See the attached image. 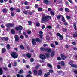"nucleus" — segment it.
<instances>
[{"label":"nucleus","mask_w":77,"mask_h":77,"mask_svg":"<svg viewBox=\"0 0 77 77\" xmlns=\"http://www.w3.org/2000/svg\"><path fill=\"white\" fill-rule=\"evenodd\" d=\"M49 21V18H48L47 16H42V18L41 19V23H45L47 21Z\"/></svg>","instance_id":"1"},{"label":"nucleus","mask_w":77,"mask_h":77,"mask_svg":"<svg viewBox=\"0 0 77 77\" xmlns=\"http://www.w3.org/2000/svg\"><path fill=\"white\" fill-rule=\"evenodd\" d=\"M11 56L12 57V58L15 59L18 57V54L15 52H13L11 53Z\"/></svg>","instance_id":"2"},{"label":"nucleus","mask_w":77,"mask_h":77,"mask_svg":"<svg viewBox=\"0 0 77 77\" xmlns=\"http://www.w3.org/2000/svg\"><path fill=\"white\" fill-rule=\"evenodd\" d=\"M39 57L41 60H45L46 59V56L44 54H40L39 56Z\"/></svg>","instance_id":"3"},{"label":"nucleus","mask_w":77,"mask_h":77,"mask_svg":"<svg viewBox=\"0 0 77 77\" xmlns=\"http://www.w3.org/2000/svg\"><path fill=\"white\" fill-rule=\"evenodd\" d=\"M61 57L63 60H64L68 57L65 56L63 54H61Z\"/></svg>","instance_id":"4"},{"label":"nucleus","mask_w":77,"mask_h":77,"mask_svg":"<svg viewBox=\"0 0 77 77\" xmlns=\"http://www.w3.org/2000/svg\"><path fill=\"white\" fill-rule=\"evenodd\" d=\"M51 55L52 57H54V55H55V51H52L51 52Z\"/></svg>","instance_id":"5"},{"label":"nucleus","mask_w":77,"mask_h":77,"mask_svg":"<svg viewBox=\"0 0 77 77\" xmlns=\"http://www.w3.org/2000/svg\"><path fill=\"white\" fill-rule=\"evenodd\" d=\"M14 39H15V41H20L19 40V37H18V36L17 35H16L14 36Z\"/></svg>","instance_id":"6"},{"label":"nucleus","mask_w":77,"mask_h":77,"mask_svg":"<svg viewBox=\"0 0 77 77\" xmlns=\"http://www.w3.org/2000/svg\"><path fill=\"white\" fill-rule=\"evenodd\" d=\"M40 50L42 51H47L46 49L43 47H42L40 48Z\"/></svg>","instance_id":"7"},{"label":"nucleus","mask_w":77,"mask_h":77,"mask_svg":"<svg viewBox=\"0 0 77 77\" xmlns=\"http://www.w3.org/2000/svg\"><path fill=\"white\" fill-rule=\"evenodd\" d=\"M35 39H32V45H36V42H35Z\"/></svg>","instance_id":"8"},{"label":"nucleus","mask_w":77,"mask_h":77,"mask_svg":"<svg viewBox=\"0 0 77 77\" xmlns=\"http://www.w3.org/2000/svg\"><path fill=\"white\" fill-rule=\"evenodd\" d=\"M50 75V72H48L47 73H45L44 74V76L45 77H49Z\"/></svg>","instance_id":"9"},{"label":"nucleus","mask_w":77,"mask_h":77,"mask_svg":"<svg viewBox=\"0 0 77 77\" xmlns=\"http://www.w3.org/2000/svg\"><path fill=\"white\" fill-rule=\"evenodd\" d=\"M73 27L75 30H77V26L75 22L73 23Z\"/></svg>","instance_id":"10"},{"label":"nucleus","mask_w":77,"mask_h":77,"mask_svg":"<svg viewBox=\"0 0 77 77\" xmlns=\"http://www.w3.org/2000/svg\"><path fill=\"white\" fill-rule=\"evenodd\" d=\"M43 2L45 4H46V5L49 3V1H48V0H44Z\"/></svg>","instance_id":"11"},{"label":"nucleus","mask_w":77,"mask_h":77,"mask_svg":"<svg viewBox=\"0 0 77 77\" xmlns=\"http://www.w3.org/2000/svg\"><path fill=\"white\" fill-rule=\"evenodd\" d=\"M62 15H58L57 16V20H60L61 18L62 17Z\"/></svg>","instance_id":"12"},{"label":"nucleus","mask_w":77,"mask_h":77,"mask_svg":"<svg viewBox=\"0 0 77 77\" xmlns=\"http://www.w3.org/2000/svg\"><path fill=\"white\" fill-rule=\"evenodd\" d=\"M49 54L50 53H49L45 54V55L46 57L48 58H49V57H50V56Z\"/></svg>","instance_id":"13"},{"label":"nucleus","mask_w":77,"mask_h":77,"mask_svg":"<svg viewBox=\"0 0 77 77\" xmlns=\"http://www.w3.org/2000/svg\"><path fill=\"white\" fill-rule=\"evenodd\" d=\"M42 70H39L38 73V75H39V76H41V75H42Z\"/></svg>","instance_id":"14"},{"label":"nucleus","mask_w":77,"mask_h":77,"mask_svg":"<svg viewBox=\"0 0 77 77\" xmlns=\"http://www.w3.org/2000/svg\"><path fill=\"white\" fill-rule=\"evenodd\" d=\"M6 51V49L5 48H2V53H4Z\"/></svg>","instance_id":"15"},{"label":"nucleus","mask_w":77,"mask_h":77,"mask_svg":"<svg viewBox=\"0 0 77 77\" xmlns=\"http://www.w3.org/2000/svg\"><path fill=\"white\" fill-rule=\"evenodd\" d=\"M61 66L64 67V66H65V63H64V61H61Z\"/></svg>","instance_id":"16"},{"label":"nucleus","mask_w":77,"mask_h":77,"mask_svg":"<svg viewBox=\"0 0 77 77\" xmlns=\"http://www.w3.org/2000/svg\"><path fill=\"white\" fill-rule=\"evenodd\" d=\"M26 57L28 58H30L31 57V54L30 53H27L26 54Z\"/></svg>","instance_id":"17"},{"label":"nucleus","mask_w":77,"mask_h":77,"mask_svg":"<svg viewBox=\"0 0 77 77\" xmlns=\"http://www.w3.org/2000/svg\"><path fill=\"white\" fill-rule=\"evenodd\" d=\"M3 74V69L2 67L0 68V75H2Z\"/></svg>","instance_id":"18"},{"label":"nucleus","mask_w":77,"mask_h":77,"mask_svg":"<svg viewBox=\"0 0 77 77\" xmlns=\"http://www.w3.org/2000/svg\"><path fill=\"white\" fill-rule=\"evenodd\" d=\"M11 33L13 35H14V34H15V31L14 29H12L11 30Z\"/></svg>","instance_id":"19"},{"label":"nucleus","mask_w":77,"mask_h":77,"mask_svg":"<svg viewBox=\"0 0 77 77\" xmlns=\"http://www.w3.org/2000/svg\"><path fill=\"white\" fill-rule=\"evenodd\" d=\"M71 66L72 68H77V65H75L74 64H72L71 65Z\"/></svg>","instance_id":"20"},{"label":"nucleus","mask_w":77,"mask_h":77,"mask_svg":"<svg viewBox=\"0 0 77 77\" xmlns=\"http://www.w3.org/2000/svg\"><path fill=\"white\" fill-rule=\"evenodd\" d=\"M46 50V51H48V52H51V51H52V50H51V49H48V48H47Z\"/></svg>","instance_id":"21"},{"label":"nucleus","mask_w":77,"mask_h":77,"mask_svg":"<svg viewBox=\"0 0 77 77\" xmlns=\"http://www.w3.org/2000/svg\"><path fill=\"white\" fill-rule=\"evenodd\" d=\"M19 30H23V26L21 25H19Z\"/></svg>","instance_id":"22"},{"label":"nucleus","mask_w":77,"mask_h":77,"mask_svg":"<svg viewBox=\"0 0 77 77\" xmlns=\"http://www.w3.org/2000/svg\"><path fill=\"white\" fill-rule=\"evenodd\" d=\"M63 39V36L62 35H60L59 38V40H62Z\"/></svg>","instance_id":"23"},{"label":"nucleus","mask_w":77,"mask_h":77,"mask_svg":"<svg viewBox=\"0 0 77 77\" xmlns=\"http://www.w3.org/2000/svg\"><path fill=\"white\" fill-rule=\"evenodd\" d=\"M47 65L48 67H49V68H52L53 67L50 64H49V63H48Z\"/></svg>","instance_id":"24"},{"label":"nucleus","mask_w":77,"mask_h":77,"mask_svg":"<svg viewBox=\"0 0 77 77\" xmlns=\"http://www.w3.org/2000/svg\"><path fill=\"white\" fill-rule=\"evenodd\" d=\"M10 46L11 45L9 44H8L7 45V50H9V49H10Z\"/></svg>","instance_id":"25"},{"label":"nucleus","mask_w":77,"mask_h":77,"mask_svg":"<svg viewBox=\"0 0 77 77\" xmlns=\"http://www.w3.org/2000/svg\"><path fill=\"white\" fill-rule=\"evenodd\" d=\"M35 41L36 42H40V39L39 38H37L35 39Z\"/></svg>","instance_id":"26"},{"label":"nucleus","mask_w":77,"mask_h":77,"mask_svg":"<svg viewBox=\"0 0 77 77\" xmlns=\"http://www.w3.org/2000/svg\"><path fill=\"white\" fill-rule=\"evenodd\" d=\"M23 70L22 69L20 70L19 72H18V74H23Z\"/></svg>","instance_id":"27"},{"label":"nucleus","mask_w":77,"mask_h":77,"mask_svg":"<svg viewBox=\"0 0 77 77\" xmlns=\"http://www.w3.org/2000/svg\"><path fill=\"white\" fill-rule=\"evenodd\" d=\"M65 10L66 12H69V9L67 8H66Z\"/></svg>","instance_id":"28"},{"label":"nucleus","mask_w":77,"mask_h":77,"mask_svg":"<svg viewBox=\"0 0 77 77\" xmlns=\"http://www.w3.org/2000/svg\"><path fill=\"white\" fill-rule=\"evenodd\" d=\"M62 30L64 32H66V30H67V29H66V28H63L62 29Z\"/></svg>","instance_id":"29"},{"label":"nucleus","mask_w":77,"mask_h":77,"mask_svg":"<svg viewBox=\"0 0 77 77\" xmlns=\"http://www.w3.org/2000/svg\"><path fill=\"white\" fill-rule=\"evenodd\" d=\"M36 27H39L40 26V23L39 22H37L36 23Z\"/></svg>","instance_id":"30"},{"label":"nucleus","mask_w":77,"mask_h":77,"mask_svg":"<svg viewBox=\"0 0 77 77\" xmlns=\"http://www.w3.org/2000/svg\"><path fill=\"white\" fill-rule=\"evenodd\" d=\"M6 27H8V28H10L11 27V23H8L7 24Z\"/></svg>","instance_id":"31"},{"label":"nucleus","mask_w":77,"mask_h":77,"mask_svg":"<svg viewBox=\"0 0 77 77\" xmlns=\"http://www.w3.org/2000/svg\"><path fill=\"white\" fill-rule=\"evenodd\" d=\"M23 14H28V11L26 10H24L23 11Z\"/></svg>","instance_id":"32"},{"label":"nucleus","mask_w":77,"mask_h":77,"mask_svg":"<svg viewBox=\"0 0 77 77\" xmlns=\"http://www.w3.org/2000/svg\"><path fill=\"white\" fill-rule=\"evenodd\" d=\"M20 48L21 49H22V50H24V47L23 45H20Z\"/></svg>","instance_id":"33"},{"label":"nucleus","mask_w":77,"mask_h":77,"mask_svg":"<svg viewBox=\"0 0 77 77\" xmlns=\"http://www.w3.org/2000/svg\"><path fill=\"white\" fill-rule=\"evenodd\" d=\"M50 13L52 16H54V13L52 11H51L50 12Z\"/></svg>","instance_id":"34"},{"label":"nucleus","mask_w":77,"mask_h":77,"mask_svg":"<svg viewBox=\"0 0 77 77\" xmlns=\"http://www.w3.org/2000/svg\"><path fill=\"white\" fill-rule=\"evenodd\" d=\"M62 21L63 22H64L65 21V18L63 16H62Z\"/></svg>","instance_id":"35"},{"label":"nucleus","mask_w":77,"mask_h":77,"mask_svg":"<svg viewBox=\"0 0 77 77\" xmlns=\"http://www.w3.org/2000/svg\"><path fill=\"white\" fill-rule=\"evenodd\" d=\"M50 46L51 47H52V48H55V45L51 43L50 44Z\"/></svg>","instance_id":"36"},{"label":"nucleus","mask_w":77,"mask_h":77,"mask_svg":"<svg viewBox=\"0 0 77 77\" xmlns=\"http://www.w3.org/2000/svg\"><path fill=\"white\" fill-rule=\"evenodd\" d=\"M38 72H37V71L36 70H34V75H37Z\"/></svg>","instance_id":"37"},{"label":"nucleus","mask_w":77,"mask_h":77,"mask_svg":"<svg viewBox=\"0 0 77 77\" xmlns=\"http://www.w3.org/2000/svg\"><path fill=\"white\" fill-rule=\"evenodd\" d=\"M15 30L16 31H18L19 30H20L19 29V28L18 27L16 26L15 28Z\"/></svg>","instance_id":"38"},{"label":"nucleus","mask_w":77,"mask_h":77,"mask_svg":"<svg viewBox=\"0 0 77 77\" xmlns=\"http://www.w3.org/2000/svg\"><path fill=\"white\" fill-rule=\"evenodd\" d=\"M2 12L3 13H6L7 12V11L5 9H3Z\"/></svg>","instance_id":"39"},{"label":"nucleus","mask_w":77,"mask_h":77,"mask_svg":"<svg viewBox=\"0 0 77 77\" xmlns=\"http://www.w3.org/2000/svg\"><path fill=\"white\" fill-rule=\"evenodd\" d=\"M11 15L12 17H14L15 16V13H14V12H11Z\"/></svg>","instance_id":"40"},{"label":"nucleus","mask_w":77,"mask_h":77,"mask_svg":"<svg viewBox=\"0 0 77 77\" xmlns=\"http://www.w3.org/2000/svg\"><path fill=\"white\" fill-rule=\"evenodd\" d=\"M13 66H16L17 65V62H15L14 63Z\"/></svg>","instance_id":"41"},{"label":"nucleus","mask_w":77,"mask_h":77,"mask_svg":"<svg viewBox=\"0 0 77 77\" xmlns=\"http://www.w3.org/2000/svg\"><path fill=\"white\" fill-rule=\"evenodd\" d=\"M72 63H73V61H71L68 63V64L70 65H71Z\"/></svg>","instance_id":"42"},{"label":"nucleus","mask_w":77,"mask_h":77,"mask_svg":"<svg viewBox=\"0 0 77 77\" xmlns=\"http://www.w3.org/2000/svg\"><path fill=\"white\" fill-rule=\"evenodd\" d=\"M24 4L25 5H29V2L27 1H25L24 3Z\"/></svg>","instance_id":"43"},{"label":"nucleus","mask_w":77,"mask_h":77,"mask_svg":"<svg viewBox=\"0 0 77 77\" xmlns=\"http://www.w3.org/2000/svg\"><path fill=\"white\" fill-rule=\"evenodd\" d=\"M25 9H31V8H30V7L29 6H26Z\"/></svg>","instance_id":"44"},{"label":"nucleus","mask_w":77,"mask_h":77,"mask_svg":"<svg viewBox=\"0 0 77 77\" xmlns=\"http://www.w3.org/2000/svg\"><path fill=\"white\" fill-rule=\"evenodd\" d=\"M8 40H9V38L8 37H6L5 38V41H8Z\"/></svg>","instance_id":"45"},{"label":"nucleus","mask_w":77,"mask_h":77,"mask_svg":"<svg viewBox=\"0 0 77 77\" xmlns=\"http://www.w3.org/2000/svg\"><path fill=\"white\" fill-rule=\"evenodd\" d=\"M10 10L11 11H13L14 10V8L13 7H11L10 8Z\"/></svg>","instance_id":"46"},{"label":"nucleus","mask_w":77,"mask_h":77,"mask_svg":"<svg viewBox=\"0 0 77 77\" xmlns=\"http://www.w3.org/2000/svg\"><path fill=\"white\" fill-rule=\"evenodd\" d=\"M49 72L50 73H51V74H52V73H54V71L52 70H50Z\"/></svg>","instance_id":"47"},{"label":"nucleus","mask_w":77,"mask_h":77,"mask_svg":"<svg viewBox=\"0 0 77 77\" xmlns=\"http://www.w3.org/2000/svg\"><path fill=\"white\" fill-rule=\"evenodd\" d=\"M8 67L9 68H11L12 67V63H10L8 64Z\"/></svg>","instance_id":"48"},{"label":"nucleus","mask_w":77,"mask_h":77,"mask_svg":"<svg viewBox=\"0 0 77 77\" xmlns=\"http://www.w3.org/2000/svg\"><path fill=\"white\" fill-rule=\"evenodd\" d=\"M57 60H58L59 61L60 60H61V58H60V57H57Z\"/></svg>","instance_id":"49"},{"label":"nucleus","mask_w":77,"mask_h":77,"mask_svg":"<svg viewBox=\"0 0 77 77\" xmlns=\"http://www.w3.org/2000/svg\"><path fill=\"white\" fill-rule=\"evenodd\" d=\"M32 33V31H31L28 30L27 32V33H28L29 35V34H31Z\"/></svg>","instance_id":"50"},{"label":"nucleus","mask_w":77,"mask_h":77,"mask_svg":"<svg viewBox=\"0 0 77 77\" xmlns=\"http://www.w3.org/2000/svg\"><path fill=\"white\" fill-rule=\"evenodd\" d=\"M56 35L57 36H59V37L61 35L60 33H57L56 34Z\"/></svg>","instance_id":"51"},{"label":"nucleus","mask_w":77,"mask_h":77,"mask_svg":"<svg viewBox=\"0 0 77 77\" xmlns=\"http://www.w3.org/2000/svg\"><path fill=\"white\" fill-rule=\"evenodd\" d=\"M39 65H37L36 66V67H35V69H37L38 68H39Z\"/></svg>","instance_id":"52"},{"label":"nucleus","mask_w":77,"mask_h":77,"mask_svg":"<svg viewBox=\"0 0 77 77\" xmlns=\"http://www.w3.org/2000/svg\"><path fill=\"white\" fill-rule=\"evenodd\" d=\"M28 23L29 24V25H31L32 24V21H29L28 22Z\"/></svg>","instance_id":"53"},{"label":"nucleus","mask_w":77,"mask_h":77,"mask_svg":"<svg viewBox=\"0 0 77 77\" xmlns=\"http://www.w3.org/2000/svg\"><path fill=\"white\" fill-rule=\"evenodd\" d=\"M3 69H4L5 71H8V68L7 67H4L3 68Z\"/></svg>","instance_id":"54"},{"label":"nucleus","mask_w":77,"mask_h":77,"mask_svg":"<svg viewBox=\"0 0 77 77\" xmlns=\"http://www.w3.org/2000/svg\"><path fill=\"white\" fill-rule=\"evenodd\" d=\"M16 11L17 12H21L20 10L19 9H16Z\"/></svg>","instance_id":"55"},{"label":"nucleus","mask_w":77,"mask_h":77,"mask_svg":"<svg viewBox=\"0 0 77 77\" xmlns=\"http://www.w3.org/2000/svg\"><path fill=\"white\" fill-rule=\"evenodd\" d=\"M14 26H15L14 24H10V27H14Z\"/></svg>","instance_id":"56"},{"label":"nucleus","mask_w":77,"mask_h":77,"mask_svg":"<svg viewBox=\"0 0 77 77\" xmlns=\"http://www.w3.org/2000/svg\"><path fill=\"white\" fill-rule=\"evenodd\" d=\"M38 9L39 11H42V9L41 8H38Z\"/></svg>","instance_id":"57"},{"label":"nucleus","mask_w":77,"mask_h":77,"mask_svg":"<svg viewBox=\"0 0 77 77\" xmlns=\"http://www.w3.org/2000/svg\"><path fill=\"white\" fill-rule=\"evenodd\" d=\"M57 68H58V69H60L61 68V67H60V66L59 65H57Z\"/></svg>","instance_id":"58"},{"label":"nucleus","mask_w":77,"mask_h":77,"mask_svg":"<svg viewBox=\"0 0 77 77\" xmlns=\"http://www.w3.org/2000/svg\"><path fill=\"white\" fill-rule=\"evenodd\" d=\"M73 72L75 74H77V70H75L73 71Z\"/></svg>","instance_id":"59"},{"label":"nucleus","mask_w":77,"mask_h":77,"mask_svg":"<svg viewBox=\"0 0 77 77\" xmlns=\"http://www.w3.org/2000/svg\"><path fill=\"white\" fill-rule=\"evenodd\" d=\"M47 17L48 18H49L50 19H51V16H49V15H48L47 16Z\"/></svg>","instance_id":"60"},{"label":"nucleus","mask_w":77,"mask_h":77,"mask_svg":"<svg viewBox=\"0 0 77 77\" xmlns=\"http://www.w3.org/2000/svg\"><path fill=\"white\" fill-rule=\"evenodd\" d=\"M30 61L31 62H33L34 61V59L33 58H32L30 59Z\"/></svg>","instance_id":"61"},{"label":"nucleus","mask_w":77,"mask_h":77,"mask_svg":"<svg viewBox=\"0 0 77 77\" xmlns=\"http://www.w3.org/2000/svg\"><path fill=\"white\" fill-rule=\"evenodd\" d=\"M66 17L67 19H70L71 18V17L69 16H66Z\"/></svg>","instance_id":"62"},{"label":"nucleus","mask_w":77,"mask_h":77,"mask_svg":"<svg viewBox=\"0 0 77 77\" xmlns=\"http://www.w3.org/2000/svg\"><path fill=\"white\" fill-rule=\"evenodd\" d=\"M35 8H38V7H39V5H38V4H35Z\"/></svg>","instance_id":"63"},{"label":"nucleus","mask_w":77,"mask_h":77,"mask_svg":"<svg viewBox=\"0 0 77 77\" xmlns=\"http://www.w3.org/2000/svg\"><path fill=\"white\" fill-rule=\"evenodd\" d=\"M26 77H33L31 76V75H30V74H28V75H26Z\"/></svg>","instance_id":"64"}]
</instances>
